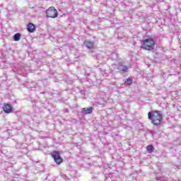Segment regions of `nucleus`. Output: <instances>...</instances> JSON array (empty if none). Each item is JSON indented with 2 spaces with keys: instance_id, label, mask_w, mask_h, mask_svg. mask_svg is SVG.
<instances>
[{
  "instance_id": "f257e3e1",
  "label": "nucleus",
  "mask_w": 181,
  "mask_h": 181,
  "mask_svg": "<svg viewBox=\"0 0 181 181\" xmlns=\"http://www.w3.org/2000/svg\"><path fill=\"white\" fill-rule=\"evenodd\" d=\"M148 119L151 121V124L155 127H159L163 121V117L160 112L156 110H153L148 112Z\"/></svg>"
},
{
  "instance_id": "f03ea898",
  "label": "nucleus",
  "mask_w": 181,
  "mask_h": 181,
  "mask_svg": "<svg viewBox=\"0 0 181 181\" xmlns=\"http://www.w3.org/2000/svg\"><path fill=\"white\" fill-rule=\"evenodd\" d=\"M156 46V42L152 37L145 38L142 40V49L144 50H148V52H152L155 49Z\"/></svg>"
},
{
  "instance_id": "7ed1b4c3",
  "label": "nucleus",
  "mask_w": 181,
  "mask_h": 181,
  "mask_svg": "<svg viewBox=\"0 0 181 181\" xmlns=\"http://www.w3.org/2000/svg\"><path fill=\"white\" fill-rule=\"evenodd\" d=\"M45 13L47 18H52V19H54L55 18H57V16H59V13L57 12V10L53 6L49 7L46 11Z\"/></svg>"
},
{
  "instance_id": "20e7f679",
  "label": "nucleus",
  "mask_w": 181,
  "mask_h": 181,
  "mask_svg": "<svg viewBox=\"0 0 181 181\" xmlns=\"http://www.w3.org/2000/svg\"><path fill=\"white\" fill-rule=\"evenodd\" d=\"M52 158H53L55 163L57 165H62L63 163V158L60 156V152L57 151H54L50 153Z\"/></svg>"
},
{
  "instance_id": "39448f33",
  "label": "nucleus",
  "mask_w": 181,
  "mask_h": 181,
  "mask_svg": "<svg viewBox=\"0 0 181 181\" xmlns=\"http://www.w3.org/2000/svg\"><path fill=\"white\" fill-rule=\"evenodd\" d=\"M3 111L6 114H11V112H13V107L8 103H5L3 107Z\"/></svg>"
},
{
  "instance_id": "423d86ee",
  "label": "nucleus",
  "mask_w": 181,
  "mask_h": 181,
  "mask_svg": "<svg viewBox=\"0 0 181 181\" xmlns=\"http://www.w3.org/2000/svg\"><path fill=\"white\" fill-rule=\"evenodd\" d=\"M36 29V27L34 25L33 23H29L28 25V30L30 32V33H33Z\"/></svg>"
},
{
  "instance_id": "0eeeda50",
  "label": "nucleus",
  "mask_w": 181,
  "mask_h": 181,
  "mask_svg": "<svg viewBox=\"0 0 181 181\" xmlns=\"http://www.w3.org/2000/svg\"><path fill=\"white\" fill-rule=\"evenodd\" d=\"M85 45L87 49H94V42L90 40L85 41Z\"/></svg>"
},
{
  "instance_id": "6e6552de",
  "label": "nucleus",
  "mask_w": 181,
  "mask_h": 181,
  "mask_svg": "<svg viewBox=\"0 0 181 181\" xmlns=\"http://www.w3.org/2000/svg\"><path fill=\"white\" fill-rule=\"evenodd\" d=\"M94 108L93 107H84L83 108V110L84 111L85 114H91L93 112Z\"/></svg>"
},
{
  "instance_id": "1a4fd4ad",
  "label": "nucleus",
  "mask_w": 181,
  "mask_h": 181,
  "mask_svg": "<svg viewBox=\"0 0 181 181\" xmlns=\"http://www.w3.org/2000/svg\"><path fill=\"white\" fill-rule=\"evenodd\" d=\"M21 37H22V35H21V33L15 34L13 36L14 42H18V40H21Z\"/></svg>"
},
{
  "instance_id": "9d476101",
  "label": "nucleus",
  "mask_w": 181,
  "mask_h": 181,
  "mask_svg": "<svg viewBox=\"0 0 181 181\" xmlns=\"http://www.w3.org/2000/svg\"><path fill=\"white\" fill-rule=\"evenodd\" d=\"M146 149L148 153H152V152H153V146L152 145L147 146Z\"/></svg>"
},
{
  "instance_id": "9b49d317",
  "label": "nucleus",
  "mask_w": 181,
  "mask_h": 181,
  "mask_svg": "<svg viewBox=\"0 0 181 181\" xmlns=\"http://www.w3.org/2000/svg\"><path fill=\"white\" fill-rule=\"evenodd\" d=\"M119 66H120V67H122V69H120V70H122V71H124L125 73L128 72V66H124L122 64H120Z\"/></svg>"
},
{
  "instance_id": "f8f14e48",
  "label": "nucleus",
  "mask_w": 181,
  "mask_h": 181,
  "mask_svg": "<svg viewBox=\"0 0 181 181\" xmlns=\"http://www.w3.org/2000/svg\"><path fill=\"white\" fill-rule=\"evenodd\" d=\"M132 84V79L127 78L124 82V86H131Z\"/></svg>"
}]
</instances>
